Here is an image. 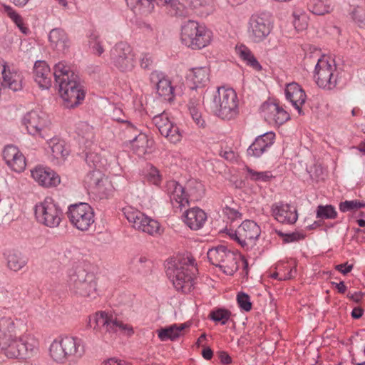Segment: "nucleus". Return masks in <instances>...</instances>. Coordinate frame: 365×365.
<instances>
[{
  "label": "nucleus",
  "instance_id": "nucleus-19",
  "mask_svg": "<svg viewBox=\"0 0 365 365\" xmlns=\"http://www.w3.org/2000/svg\"><path fill=\"white\" fill-rule=\"evenodd\" d=\"M150 81L156 84V91L159 96L164 101L172 102L174 99V88L171 81L165 77L164 74L158 71L150 73Z\"/></svg>",
  "mask_w": 365,
  "mask_h": 365
},
{
  "label": "nucleus",
  "instance_id": "nucleus-47",
  "mask_svg": "<svg viewBox=\"0 0 365 365\" xmlns=\"http://www.w3.org/2000/svg\"><path fill=\"white\" fill-rule=\"evenodd\" d=\"M8 16L19 28L21 31L25 34L29 32V29L24 26L23 18L11 8H7Z\"/></svg>",
  "mask_w": 365,
  "mask_h": 365
},
{
  "label": "nucleus",
  "instance_id": "nucleus-42",
  "mask_svg": "<svg viewBox=\"0 0 365 365\" xmlns=\"http://www.w3.org/2000/svg\"><path fill=\"white\" fill-rule=\"evenodd\" d=\"M125 1L132 9H138L145 14L150 13L153 9V5L149 0H125Z\"/></svg>",
  "mask_w": 365,
  "mask_h": 365
},
{
  "label": "nucleus",
  "instance_id": "nucleus-1",
  "mask_svg": "<svg viewBox=\"0 0 365 365\" xmlns=\"http://www.w3.org/2000/svg\"><path fill=\"white\" fill-rule=\"evenodd\" d=\"M53 76L66 107L75 108L83 102L85 98L83 86L78 76L70 71L65 63L59 62L55 65Z\"/></svg>",
  "mask_w": 365,
  "mask_h": 365
},
{
  "label": "nucleus",
  "instance_id": "nucleus-32",
  "mask_svg": "<svg viewBox=\"0 0 365 365\" xmlns=\"http://www.w3.org/2000/svg\"><path fill=\"white\" fill-rule=\"evenodd\" d=\"M130 142L132 150L139 156H143L148 153V149L153 145V141L149 140L148 136L144 133H139Z\"/></svg>",
  "mask_w": 365,
  "mask_h": 365
},
{
  "label": "nucleus",
  "instance_id": "nucleus-2",
  "mask_svg": "<svg viewBox=\"0 0 365 365\" xmlns=\"http://www.w3.org/2000/svg\"><path fill=\"white\" fill-rule=\"evenodd\" d=\"M85 351L84 341L72 336H59L52 341L49 347L50 356L60 364L77 361L83 357Z\"/></svg>",
  "mask_w": 365,
  "mask_h": 365
},
{
  "label": "nucleus",
  "instance_id": "nucleus-39",
  "mask_svg": "<svg viewBox=\"0 0 365 365\" xmlns=\"http://www.w3.org/2000/svg\"><path fill=\"white\" fill-rule=\"evenodd\" d=\"M27 264V259L20 253H12L8 256V267L14 272L21 270Z\"/></svg>",
  "mask_w": 365,
  "mask_h": 365
},
{
  "label": "nucleus",
  "instance_id": "nucleus-17",
  "mask_svg": "<svg viewBox=\"0 0 365 365\" xmlns=\"http://www.w3.org/2000/svg\"><path fill=\"white\" fill-rule=\"evenodd\" d=\"M264 119L269 123L282 125L289 118V114L277 103L264 102L261 106Z\"/></svg>",
  "mask_w": 365,
  "mask_h": 365
},
{
  "label": "nucleus",
  "instance_id": "nucleus-7",
  "mask_svg": "<svg viewBox=\"0 0 365 365\" xmlns=\"http://www.w3.org/2000/svg\"><path fill=\"white\" fill-rule=\"evenodd\" d=\"M261 233L260 227L252 220H245L237 230H229L227 235L246 250L252 249Z\"/></svg>",
  "mask_w": 365,
  "mask_h": 365
},
{
  "label": "nucleus",
  "instance_id": "nucleus-13",
  "mask_svg": "<svg viewBox=\"0 0 365 365\" xmlns=\"http://www.w3.org/2000/svg\"><path fill=\"white\" fill-rule=\"evenodd\" d=\"M0 348L5 355L11 359L24 357L29 350H32L31 345L28 343L26 336L19 334L0 340Z\"/></svg>",
  "mask_w": 365,
  "mask_h": 365
},
{
  "label": "nucleus",
  "instance_id": "nucleus-4",
  "mask_svg": "<svg viewBox=\"0 0 365 365\" xmlns=\"http://www.w3.org/2000/svg\"><path fill=\"white\" fill-rule=\"evenodd\" d=\"M211 108L223 120H232L239 114L238 99L232 88H218L213 96Z\"/></svg>",
  "mask_w": 365,
  "mask_h": 365
},
{
  "label": "nucleus",
  "instance_id": "nucleus-37",
  "mask_svg": "<svg viewBox=\"0 0 365 365\" xmlns=\"http://www.w3.org/2000/svg\"><path fill=\"white\" fill-rule=\"evenodd\" d=\"M309 10L316 15H324L332 10V6L328 1L312 0L308 4Z\"/></svg>",
  "mask_w": 365,
  "mask_h": 365
},
{
  "label": "nucleus",
  "instance_id": "nucleus-48",
  "mask_svg": "<svg viewBox=\"0 0 365 365\" xmlns=\"http://www.w3.org/2000/svg\"><path fill=\"white\" fill-rule=\"evenodd\" d=\"M89 45L93 52L98 56H101L104 52L102 42L99 40V36L96 33H91L89 36Z\"/></svg>",
  "mask_w": 365,
  "mask_h": 365
},
{
  "label": "nucleus",
  "instance_id": "nucleus-62",
  "mask_svg": "<svg viewBox=\"0 0 365 365\" xmlns=\"http://www.w3.org/2000/svg\"><path fill=\"white\" fill-rule=\"evenodd\" d=\"M353 267V264H348V263H344L336 265L335 269L340 272L341 274L346 275L352 270Z\"/></svg>",
  "mask_w": 365,
  "mask_h": 365
},
{
  "label": "nucleus",
  "instance_id": "nucleus-52",
  "mask_svg": "<svg viewBox=\"0 0 365 365\" xmlns=\"http://www.w3.org/2000/svg\"><path fill=\"white\" fill-rule=\"evenodd\" d=\"M163 136L166 137L171 143H175L181 140V134L178 127L171 123V127L168 128V133Z\"/></svg>",
  "mask_w": 365,
  "mask_h": 365
},
{
  "label": "nucleus",
  "instance_id": "nucleus-3",
  "mask_svg": "<svg viewBox=\"0 0 365 365\" xmlns=\"http://www.w3.org/2000/svg\"><path fill=\"white\" fill-rule=\"evenodd\" d=\"M191 266L180 261L169 262L166 267V274L178 292L187 294L190 292L195 284V272L192 261L189 260Z\"/></svg>",
  "mask_w": 365,
  "mask_h": 365
},
{
  "label": "nucleus",
  "instance_id": "nucleus-18",
  "mask_svg": "<svg viewBox=\"0 0 365 365\" xmlns=\"http://www.w3.org/2000/svg\"><path fill=\"white\" fill-rule=\"evenodd\" d=\"M23 123L29 133L35 135L40 134L41 130L48 125L49 120L45 113L31 110L24 115Z\"/></svg>",
  "mask_w": 365,
  "mask_h": 365
},
{
  "label": "nucleus",
  "instance_id": "nucleus-64",
  "mask_svg": "<svg viewBox=\"0 0 365 365\" xmlns=\"http://www.w3.org/2000/svg\"><path fill=\"white\" fill-rule=\"evenodd\" d=\"M190 6L194 9L205 6L208 3L209 0H190Z\"/></svg>",
  "mask_w": 365,
  "mask_h": 365
},
{
  "label": "nucleus",
  "instance_id": "nucleus-58",
  "mask_svg": "<svg viewBox=\"0 0 365 365\" xmlns=\"http://www.w3.org/2000/svg\"><path fill=\"white\" fill-rule=\"evenodd\" d=\"M352 19L358 24H362L365 21V10L357 7L351 13Z\"/></svg>",
  "mask_w": 365,
  "mask_h": 365
},
{
  "label": "nucleus",
  "instance_id": "nucleus-33",
  "mask_svg": "<svg viewBox=\"0 0 365 365\" xmlns=\"http://www.w3.org/2000/svg\"><path fill=\"white\" fill-rule=\"evenodd\" d=\"M113 319V317L106 312H98L93 317L96 324L94 329H98L105 338H109Z\"/></svg>",
  "mask_w": 365,
  "mask_h": 365
},
{
  "label": "nucleus",
  "instance_id": "nucleus-24",
  "mask_svg": "<svg viewBox=\"0 0 365 365\" xmlns=\"http://www.w3.org/2000/svg\"><path fill=\"white\" fill-rule=\"evenodd\" d=\"M165 189L173 206L180 209L187 206V200L185 197V186L183 187L175 180H170L167 182Z\"/></svg>",
  "mask_w": 365,
  "mask_h": 365
},
{
  "label": "nucleus",
  "instance_id": "nucleus-34",
  "mask_svg": "<svg viewBox=\"0 0 365 365\" xmlns=\"http://www.w3.org/2000/svg\"><path fill=\"white\" fill-rule=\"evenodd\" d=\"M189 325L186 323L181 324H173L158 331V337L161 341L170 339L172 341L180 336V332Z\"/></svg>",
  "mask_w": 365,
  "mask_h": 365
},
{
  "label": "nucleus",
  "instance_id": "nucleus-9",
  "mask_svg": "<svg viewBox=\"0 0 365 365\" xmlns=\"http://www.w3.org/2000/svg\"><path fill=\"white\" fill-rule=\"evenodd\" d=\"M67 216L71 223L81 231H87L94 222L93 208L85 202L70 205Z\"/></svg>",
  "mask_w": 365,
  "mask_h": 365
},
{
  "label": "nucleus",
  "instance_id": "nucleus-41",
  "mask_svg": "<svg viewBox=\"0 0 365 365\" xmlns=\"http://www.w3.org/2000/svg\"><path fill=\"white\" fill-rule=\"evenodd\" d=\"M337 217V212L331 205H319L317 207V217L322 220H332Z\"/></svg>",
  "mask_w": 365,
  "mask_h": 365
},
{
  "label": "nucleus",
  "instance_id": "nucleus-36",
  "mask_svg": "<svg viewBox=\"0 0 365 365\" xmlns=\"http://www.w3.org/2000/svg\"><path fill=\"white\" fill-rule=\"evenodd\" d=\"M192 81L195 87L204 86L209 82L210 69L206 67H197L192 69Z\"/></svg>",
  "mask_w": 365,
  "mask_h": 365
},
{
  "label": "nucleus",
  "instance_id": "nucleus-30",
  "mask_svg": "<svg viewBox=\"0 0 365 365\" xmlns=\"http://www.w3.org/2000/svg\"><path fill=\"white\" fill-rule=\"evenodd\" d=\"M23 76L17 71L10 69L5 70L3 77L0 82L1 88H8L14 91H18L22 89Z\"/></svg>",
  "mask_w": 365,
  "mask_h": 365
},
{
  "label": "nucleus",
  "instance_id": "nucleus-5",
  "mask_svg": "<svg viewBox=\"0 0 365 365\" xmlns=\"http://www.w3.org/2000/svg\"><path fill=\"white\" fill-rule=\"evenodd\" d=\"M212 38V31L195 21L189 20L181 27L182 43L191 49L199 50L206 47Z\"/></svg>",
  "mask_w": 365,
  "mask_h": 365
},
{
  "label": "nucleus",
  "instance_id": "nucleus-51",
  "mask_svg": "<svg viewBox=\"0 0 365 365\" xmlns=\"http://www.w3.org/2000/svg\"><path fill=\"white\" fill-rule=\"evenodd\" d=\"M237 302L241 309L249 312L252 309V303L250 296L244 292L238 293L237 296Z\"/></svg>",
  "mask_w": 365,
  "mask_h": 365
},
{
  "label": "nucleus",
  "instance_id": "nucleus-27",
  "mask_svg": "<svg viewBox=\"0 0 365 365\" xmlns=\"http://www.w3.org/2000/svg\"><path fill=\"white\" fill-rule=\"evenodd\" d=\"M51 76L50 68L46 61H36L34 66V77L39 87L48 88L51 86Z\"/></svg>",
  "mask_w": 365,
  "mask_h": 365
},
{
  "label": "nucleus",
  "instance_id": "nucleus-55",
  "mask_svg": "<svg viewBox=\"0 0 365 365\" xmlns=\"http://www.w3.org/2000/svg\"><path fill=\"white\" fill-rule=\"evenodd\" d=\"M86 162L91 168L98 169L101 163L100 156L96 153H88L86 155Z\"/></svg>",
  "mask_w": 365,
  "mask_h": 365
},
{
  "label": "nucleus",
  "instance_id": "nucleus-26",
  "mask_svg": "<svg viewBox=\"0 0 365 365\" xmlns=\"http://www.w3.org/2000/svg\"><path fill=\"white\" fill-rule=\"evenodd\" d=\"M242 261L243 264V269L246 274H248V262L244 257L237 255L231 250L227 253L223 262L220 265V268L222 272L227 275H233L239 269V262Z\"/></svg>",
  "mask_w": 365,
  "mask_h": 365
},
{
  "label": "nucleus",
  "instance_id": "nucleus-16",
  "mask_svg": "<svg viewBox=\"0 0 365 365\" xmlns=\"http://www.w3.org/2000/svg\"><path fill=\"white\" fill-rule=\"evenodd\" d=\"M271 212L274 218L280 223L291 225L295 223L298 219L296 207L282 201L272 204Z\"/></svg>",
  "mask_w": 365,
  "mask_h": 365
},
{
  "label": "nucleus",
  "instance_id": "nucleus-8",
  "mask_svg": "<svg viewBox=\"0 0 365 365\" xmlns=\"http://www.w3.org/2000/svg\"><path fill=\"white\" fill-rule=\"evenodd\" d=\"M62 215L61 210L51 197H46L35 206V216L37 221L46 227L51 228L58 227Z\"/></svg>",
  "mask_w": 365,
  "mask_h": 365
},
{
  "label": "nucleus",
  "instance_id": "nucleus-49",
  "mask_svg": "<svg viewBox=\"0 0 365 365\" xmlns=\"http://www.w3.org/2000/svg\"><path fill=\"white\" fill-rule=\"evenodd\" d=\"M365 203L361 202L358 200H346L344 202H341L339 204V210L342 212H346L348 211H352L354 210H357L361 207H364Z\"/></svg>",
  "mask_w": 365,
  "mask_h": 365
},
{
  "label": "nucleus",
  "instance_id": "nucleus-6",
  "mask_svg": "<svg viewBox=\"0 0 365 365\" xmlns=\"http://www.w3.org/2000/svg\"><path fill=\"white\" fill-rule=\"evenodd\" d=\"M96 281L93 273L78 269L71 275L69 289L76 295L94 299L98 295Z\"/></svg>",
  "mask_w": 365,
  "mask_h": 365
},
{
  "label": "nucleus",
  "instance_id": "nucleus-63",
  "mask_svg": "<svg viewBox=\"0 0 365 365\" xmlns=\"http://www.w3.org/2000/svg\"><path fill=\"white\" fill-rule=\"evenodd\" d=\"M150 264V260L146 257H139L135 259V265L139 267V269L145 267L149 268Z\"/></svg>",
  "mask_w": 365,
  "mask_h": 365
},
{
  "label": "nucleus",
  "instance_id": "nucleus-61",
  "mask_svg": "<svg viewBox=\"0 0 365 365\" xmlns=\"http://www.w3.org/2000/svg\"><path fill=\"white\" fill-rule=\"evenodd\" d=\"M217 356H218L220 362L224 365H228L232 363V359L226 351H219L217 352Z\"/></svg>",
  "mask_w": 365,
  "mask_h": 365
},
{
  "label": "nucleus",
  "instance_id": "nucleus-20",
  "mask_svg": "<svg viewBox=\"0 0 365 365\" xmlns=\"http://www.w3.org/2000/svg\"><path fill=\"white\" fill-rule=\"evenodd\" d=\"M3 158L7 165L14 171L21 173L26 168V158L17 147L9 145L3 150Z\"/></svg>",
  "mask_w": 365,
  "mask_h": 365
},
{
  "label": "nucleus",
  "instance_id": "nucleus-38",
  "mask_svg": "<svg viewBox=\"0 0 365 365\" xmlns=\"http://www.w3.org/2000/svg\"><path fill=\"white\" fill-rule=\"evenodd\" d=\"M110 324L111 328L109 337H111L113 334L118 331H120V334L127 336H131L134 334V330L131 325L124 323L117 318H113V322Z\"/></svg>",
  "mask_w": 365,
  "mask_h": 365
},
{
  "label": "nucleus",
  "instance_id": "nucleus-11",
  "mask_svg": "<svg viewBox=\"0 0 365 365\" xmlns=\"http://www.w3.org/2000/svg\"><path fill=\"white\" fill-rule=\"evenodd\" d=\"M124 215L132 226L138 230L154 235L160 232V224L158 221L146 216L144 213L132 207L124 209Z\"/></svg>",
  "mask_w": 365,
  "mask_h": 365
},
{
  "label": "nucleus",
  "instance_id": "nucleus-40",
  "mask_svg": "<svg viewBox=\"0 0 365 365\" xmlns=\"http://www.w3.org/2000/svg\"><path fill=\"white\" fill-rule=\"evenodd\" d=\"M152 120L162 135L168 133V127H171L172 122L170 121L167 114L164 112L153 116Z\"/></svg>",
  "mask_w": 365,
  "mask_h": 365
},
{
  "label": "nucleus",
  "instance_id": "nucleus-57",
  "mask_svg": "<svg viewBox=\"0 0 365 365\" xmlns=\"http://www.w3.org/2000/svg\"><path fill=\"white\" fill-rule=\"evenodd\" d=\"M279 235L283 237V241L284 243L297 242L304 239V237L303 235L299 234L298 232H292L289 234H283L282 232H279Z\"/></svg>",
  "mask_w": 365,
  "mask_h": 365
},
{
  "label": "nucleus",
  "instance_id": "nucleus-22",
  "mask_svg": "<svg viewBox=\"0 0 365 365\" xmlns=\"http://www.w3.org/2000/svg\"><path fill=\"white\" fill-rule=\"evenodd\" d=\"M274 138L275 134L273 132H267L258 136L248 148L247 155L255 158L260 157L274 144Z\"/></svg>",
  "mask_w": 365,
  "mask_h": 365
},
{
  "label": "nucleus",
  "instance_id": "nucleus-54",
  "mask_svg": "<svg viewBox=\"0 0 365 365\" xmlns=\"http://www.w3.org/2000/svg\"><path fill=\"white\" fill-rule=\"evenodd\" d=\"M190 113L195 121V123L199 127H203L205 124L204 120L202 118V114L199 110V108L194 105L193 103H190L189 106Z\"/></svg>",
  "mask_w": 365,
  "mask_h": 365
},
{
  "label": "nucleus",
  "instance_id": "nucleus-23",
  "mask_svg": "<svg viewBox=\"0 0 365 365\" xmlns=\"http://www.w3.org/2000/svg\"><path fill=\"white\" fill-rule=\"evenodd\" d=\"M24 324L19 319L10 316L0 317V340L19 334L24 329Z\"/></svg>",
  "mask_w": 365,
  "mask_h": 365
},
{
  "label": "nucleus",
  "instance_id": "nucleus-12",
  "mask_svg": "<svg viewBox=\"0 0 365 365\" xmlns=\"http://www.w3.org/2000/svg\"><path fill=\"white\" fill-rule=\"evenodd\" d=\"M113 65L123 72L132 71L135 66V55L131 47L125 42H120L110 50Z\"/></svg>",
  "mask_w": 365,
  "mask_h": 365
},
{
  "label": "nucleus",
  "instance_id": "nucleus-59",
  "mask_svg": "<svg viewBox=\"0 0 365 365\" xmlns=\"http://www.w3.org/2000/svg\"><path fill=\"white\" fill-rule=\"evenodd\" d=\"M153 63L152 57L148 53H145L143 54L140 61V66L143 69H150Z\"/></svg>",
  "mask_w": 365,
  "mask_h": 365
},
{
  "label": "nucleus",
  "instance_id": "nucleus-56",
  "mask_svg": "<svg viewBox=\"0 0 365 365\" xmlns=\"http://www.w3.org/2000/svg\"><path fill=\"white\" fill-rule=\"evenodd\" d=\"M239 54L240 58L245 61L247 65L250 63L252 58H255L251 51L245 46L239 48Z\"/></svg>",
  "mask_w": 365,
  "mask_h": 365
},
{
  "label": "nucleus",
  "instance_id": "nucleus-25",
  "mask_svg": "<svg viewBox=\"0 0 365 365\" xmlns=\"http://www.w3.org/2000/svg\"><path fill=\"white\" fill-rule=\"evenodd\" d=\"M286 98L289 101L297 110L299 115L302 114V106L305 103L307 96L302 88L297 83H291L285 89Z\"/></svg>",
  "mask_w": 365,
  "mask_h": 365
},
{
  "label": "nucleus",
  "instance_id": "nucleus-31",
  "mask_svg": "<svg viewBox=\"0 0 365 365\" xmlns=\"http://www.w3.org/2000/svg\"><path fill=\"white\" fill-rule=\"evenodd\" d=\"M205 195L204 185L196 180H190L185 185V197L187 200V205L191 202L200 200Z\"/></svg>",
  "mask_w": 365,
  "mask_h": 365
},
{
  "label": "nucleus",
  "instance_id": "nucleus-10",
  "mask_svg": "<svg viewBox=\"0 0 365 365\" xmlns=\"http://www.w3.org/2000/svg\"><path fill=\"white\" fill-rule=\"evenodd\" d=\"M314 78L319 87L333 89L337 83L336 66L324 57L319 58L315 66Z\"/></svg>",
  "mask_w": 365,
  "mask_h": 365
},
{
  "label": "nucleus",
  "instance_id": "nucleus-50",
  "mask_svg": "<svg viewBox=\"0 0 365 365\" xmlns=\"http://www.w3.org/2000/svg\"><path fill=\"white\" fill-rule=\"evenodd\" d=\"M236 207V205L234 206L226 205L222 207L223 215L231 221L241 218L242 215Z\"/></svg>",
  "mask_w": 365,
  "mask_h": 365
},
{
  "label": "nucleus",
  "instance_id": "nucleus-53",
  "mask_svg": "<svg viewBox=\"0 0 365 365\" xmlns=\"http://www.w3.org/2000/svg\"><path fill=\"white\" fill-rule=\"evenodd\" d=\"M76 133L82 138L89 139L93 136V128L88 123L81 122L76 127Z\"/></svg>",
  "mask_w": 365,
  "mask_h": 365
},
{
  "label": "nucleus",
  "instance_id": "nucleus-46",
  "mask_svg": "<svg viewBox=\"0 0 365 365\" xmlns=\"http://www.w3.org/2000/svg\"><path fill=\"white\" fill-rule=\"evenodd\" d=\"M247 172L250 180L254 181L267 182L272 178V175L269 171L257 172L247 168Z\"/></svg>",
  "mask_w": 365,
  "mask_h": 365
},
{
  "label": "nucleus",
  "instance_id": "nucleus-14",
  "mask_svg": "<svg viewBox=\"0 0 365 365\" xmlns=\"http://www.w3.org/2000/svg\"><path fill=\"white\" fill-rule=\"evenodd\" d=\"M85 185L101 198H108L115 189L111 182L99 169H93L88 173L84 178Z\"/></svg>",
  "mask_w": 365,
  "mask_h": 365
},
{
  "label": "nucleus",
  "instance_id": "nucleus-29",
  "mask_svg": "<svg viewBox=\"0 0 365 365\" xmlns=\"http://www.w3.org/2000/svg\"><path fill=\"white\" fill-rule=\"evenodd\" d=\"M207 220L206 213L199 207L187 210L185 214V224L193 230L202 228Z\"/></svg>",
  "mask_w": 365,
  "mask_h": 365
},
{
  "label": "nucleus",
  "instance_id": "nucleus-44",
  "mask_svg": "<svg viewBox=\"0 0 365 365\" xmlns=\"http://www.w3.org/2000/svg\"><path fill=\"white\" fill-rule=\"evenodd\" d=\"M163 4H157L159 6H166L168 12L172 16L183 15V5L178 0H166Z\"/></svg>",
  "mask_w": 365,
  "mask_h": 365
},
{
  "label": "nucleus",
  "instance_id": "nucleus-43",
  "mask_svg": "<svg viewBox=\"0 0 365 365\" xmlns=\"http://www.w3.org/2000/svg\"><path fill=\"white\" fill-rule=\"evenodd\" d=\"M231 312L225 309H217L210 312L209 317L215 322H220L221 324H225L230 319Z\"/></svg>",
  "mask_w": 365,
  "mask_h": 365
},
{
  "label": "nucleus",
  "instance_id": "nucleus-15",
  "mask_svg": "<svg viewBox=\"0 0 365 365\" xmlns=\"http://www.w3.org/2000/svg\"><path fill=\"white\" fill-rule=\"evenodd\" d=\"M272 25L265 14L252 15L249 21V38L254 43L263 41L270 34Z\"/></svg>",
  "mask_w": 365,
  "mask_h": 365
},
{
  "label": "nucleus",
  "instance_id": "nucleus-28",
  "mask_svg": "<svg viewBox=\"0 0 365 365\" xmlns=\"http://www.w3.org/2000/svg\"><path fill=\"white\" fill-rule=\"evenodd\" d=\"M51 47L60 53L66 52L71 45L66 33L61 29H52L48 36Z\"/></svg>",
  "mask_w": 365,
  "mask_h": 365
},
{
  "label": "nucleus",
  "instance_id": "nucleus-35",
  "mask_svg": "<svg viewBox=\"0 0 365 365\" xmlns=\"http://www.w3.org/2000/svg\"><path fill=\"white\" fill-rule=\"evenodd\" d=\"M229 251L230 250L224 245L212 247L207 251L208 260L212 264L219 267Z\"/></svg>",
  "mask_w": 365,
  "mask_h": 365
},
{
  "label": "nucleus",
  "instance_id": "nucleus-21",
  "mask_svg": "<svg viewBox=\"0 0 365 365\" xmlns=\"http://www.w3.org/2000/svg\"><path fill=\"white\" fill-rule=\"evenodd\" d=\"M31 177L41 186L56 187L61 182L60 177L52 170L41 166L31 170Z\"/></svg>",
  "mask_w": 365,
  "mask_h": 365
},
{
  "label": "nucleus",
  "instance_id": "nucleus-45",
  "mask_svg": "<svg viewBox=\"0 0 365 365\" xmlns=\"http://www.w3.org/2000/svg\"><path fill=\"white\" fill-rule=\"evenodd\" d=\"M51 149L54 158H63L68 155V150L66 148L63 141H53L51 145Z\"/></svg>",
  "mask_w": 365,
  "mask_h": 365
},
{
  "label": "nucleus",
  "instance_id": "nucleus-60",
  "mask_svg": "<svg viewBox=\"0 0 365 365\" xmlns=\"http://www.w3.org/2000/svg\"><path fill=\"white\" fill-rule=\"evenodd\" d=\"M149 179L153 184H158L161 178L159 174V170L155 168H151L150 173H149Z\"/></svg>",
  "mask_w": 365,
  "mask_h": 365
}]
</instances>
